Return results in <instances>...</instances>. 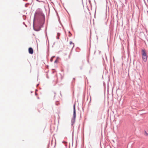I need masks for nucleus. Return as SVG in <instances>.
I'll list each match as a JSON object with an SVG mask.
<instances>
[{
  "mask_svg": "<svg viewBox=\"0 0 148 148\" xmlns=\"http://www.w3.org/2000/svg\"><path fill=\"white\" fill-rule=\"evenodd\" d=\"M37 1H38V0H37Z\"/></svg>",
  "mask_w": 148,
  "mask_h": 148,
  "instance_id": "nucleus-7",
  "label": "nucleus"
},
{
  "mask_svg": "<svg viewBox=\"0 0 148 148\" xmlns=\"http://www.w3.org/2000/svg\"><path fill=\"white\" fill-rule=\"evenodd\" d=\"M29 52L30 54H32L33 53V50L32 48L30 47L29 49Z\"/></svg>",
  "mask_w": 148,
  "mask_h": 148,
  "instance_id": "nucleus-3",
  "label": "nucleus"
},
{
  "mask_svg": "<svg viewBox=\"0 0 148 148\" xmlns=\"http://www.w3.org/2000/svg\"><path fill=\"white\" fill-rule=\"evenodd\" d=\"M60 35V34L59 33H58L57 34V38L58 39H59V36Z\"/></svg>",
  "mask_w": 148,
  "mask_h": 148,
  "instance_id": "nucleus-4",
  "label": "nucleus"
},
{
  "mask_svg": "<svg viewBox=\"0 0 148 148\" xmlns=\"http://www.w3.org/2000/svg\"><path fill=\"white\" fill-rule=\"evenodd\" d=\"M142 59L144 62H146L147 59V56L146 52V51L144 49L141 50Z\"/></svg>",
  "mask_w": 148,
  "mask_h": 148,
  "instance_id": "nucleus-1",
  "label": "nucleus"
},
{
  "mask_svg": "<svg viewBox=\"0 0 148 148\" xmlns=\"http://www.w3.org/2000/svg\"><path fill=\"white\" fill-rule=\"evenodd\" d=\"M75 117H76L75 108V104L73 106V119H74V121H75Z\"/></svg>",
  "mask_w": 148,
  "mask_h": 148,
  "instance_id": "nucleus-2",
  "label": "nucleus"
},
{
  "mask_svg": "<svg viewBox=\"0 0 148 148\" xmlns=\"http://www.w3.org/2000/svg\"><path fill=\"white\" fill-rule=\"evenodd\" d=\"M145 135L146 136H147L148 135V133L146 132H145Z\"/></svg>",
  "mask_w": 148,
  "mask_h": 148,
  "instance_id": "nucleus-6",
  "label": "nucleus"
},
{
  "mask_svg": "<svg viewBox=\"0 0 148 148\" xmlns=\"http://www.w3.org/2000/svg\"><path fill=\"white\" fill-rule=\"evenodd\" d=\"M70 45H73L72 47H74V44L71 41L70 42Z\"/></svg>",
  "mask_w": 148,
  "mask_h": 148,
  "instance_id": "nucleus-5",
  "label": "nucleus"
}]
</instances>
